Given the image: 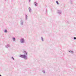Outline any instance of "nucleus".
<instances>
[{
  "label": "nucleus",
  "instance_id": "f257e3e1",
  "mask_svg": "<svg viewBox=\"0 0 76 76\" xmlns=\"http://www.w3.org/2000/svg\"><path fill=\"white\" fill-rule=\"evenodd\" d=\"M23 53L24 55H20L19 57L21 58H24L25 60L27 59V52L25 51H24Z\"/></svg>",
  "mask_w": 76,
  "mask_h": 76
},
{
  "label": "nucleus",
  "instance_id": "f03ea898",
  "mask_svg": "<svg viewBox=\"0 0 76 76\" xmlns=\"http://www.w3.org/2000/svg\"><path fill=\"white\" fill-rule=\"evenodd\" d=\"M20 42L21 44H24L25 43V39L24 38H22L20 39Z\"/></svg>",
  "mask_w": 76,
  "mask_h": 76
},
{
  "label": "nucleus",
  "instance_id": "7ed1b4c3",
  "mask_svg": "<svg viewBox=\"0 0 76 76\" xmlns=\"http://www.w3.org/2000/svg\"><path fill=\"white\" fill-rule=\"evenodd\" d=\"M23 20H21L20 21V25L21 26H23Z\"/></svg>",
  "mask_w": 76,
  "mask_h": 76
},
{
  "label": "nucleus",
  "instance_id": "20e7f679",
  "mask_svg": "<svg viewBox=\"0 0 76 76\" xmlns=\"http://www.w3.org/2000/svg\"><path fill=\"white\" fill-rule=\"evenodd\" d=\"M57 13L59 14L60 15L61 14V11L60 10H58L57 11Z\"/></svg>",
  "mask_w": 76,
  "mask_h": 76
},
{
  "label": "nucleus",
  "instance_id": "39448f33",
  "mask_svg": "<svg viewBox=\"0 0 76 76\" xmlns=\"http://www.w3.org/2000/svg\"><path fill=\"white\" fill-rule=\"evenodd\" d=\"M28 11H29L30 13H31L32 12V9L31 8V7H29L28 8Z\"/></svg>",
  "mask_w": 76,
  "mask_h": 76
},
{
  "label": "nucleus",
  "instance_id": "423d86ee",
  "mask_svg": "<svg viewBox=\"0 0 76 76\" xmlns=\"http://www.w3.org/2000/svg\"><path fill=\"white\" fill-rule=\"evenodd\" d=\"M5 47H6V48H9V47H10V45L8 44L7 45H6L5 46Z\"/></svg>",
  "mask_w": 76,
  "mask_h": 76
},
{
  "label": "nucleus",
  "instance_id": "0eeeda50",
  "mask_svg": "<svg viewBox=\"0 0 76 76\" xmlns=\"http://www.w3.org/2000/svg\"><path fill=\"white\" fill-rule=\"evenodd\" d=\"M34 4L35 6H37V5H38V4H37V3L35 1L34 2Z\"/></svg>",
  "mask_w": 76,
  "mask_h": 76
},
{
  "label": "nucleus",
  "instance_id": "6e6552de",
  "mask_svg": "<svg viewBox=\"0 0 76 76\" xmlns=\"http://www.w3.org/2000/svg\"><path fill=\"white\" fill-rule=\"evenodd\" d=\"M69 52L71 54H73V53H74V52L73 51H72L71 50L70 51H69Z\"/></svg>",
  "mask_w": 76,
  "mask_h": 76
},
{
  "label": "nucleus",
  "instance_id": "1a4fd4ad",
  "mask_svg": "<svg viewBox=\"0 0 76 76\" xmlns=\"http://www.w3.org/2000/svg\"><path fill=\"white\" fill-rule=\"evenodd\" d=\"M25 20H27V18H28V16H27V15H25Z\"/></svg>",
  "mask_w": 76,
  "mask_h": 76
},
{
  "label": "nucleus",
  "instance_id": "9d476101",
  "mask_svg": "<svg viewBox=\"0 0 76 76\" xmlns=\"http://www.w3.org/2000/svg\"><path fill=\"white\" fill-rule=\"evenodd\" d=\"M12 40L14 41H15V40H16V39H15V37H12Z\"/></svg>",
  "mask_w": 76,
  "mask_h": 76
},
{
  "label": "nucleus",
  "instance_id": "9b49d317",
  "mask_svg": "<svg viewBox=\"0 0 76 76\" xmlns=\"http://www.w3.org/2000/svg\"><path fill=\"white\" fill-rule=\"evenodd\" d=\"M4 32H5V33H7V30H5L4 31Z\"/></svg>",
  "mask_w": 76,
  "mask_h": 76
},
{
  "label": "nucleus",
  "instance_id": "f8f14e48",
  "mask_svg": "<svg viewBox=\"0 0 76 76\" xmlns=\"http://www.w3.org/2000/svg\"><path fill=\"white\" fill-rule=\"evenodd\" d=\"M41 40L42 41H44V39L42 37H41Z\"/></svg>",
  "mask_w": 76,
  "mask_h": 76
},
{
  "label": "nucleus",
  "instance_id": "ddd939ff",
  "mask_svg": "<svg viewBox=\"0 0 76 76\" xmlns=\"http://www.w3.org/2000/svg\"><path fill=\"white\" fill-rule=\"evenodd\" d=\"M56 3L57 4H59V3H58V1H56Z\"/></svg>",
  "mask_w": 76,
  "mask_h": 76
},
{
  "label": "nucleus",
  "instance_id": "4468645a",
  "mask_svg": "<svg viewBox=\"0 0 76 76\" xmlns=\"http://www.w3.org/2000/svg\"><path fill=\"white\" fill-rule=\"evenodd\" d=\"M11 58H12L13 60H15V59H14V58H13V57H12Z\"/></svg>",
  "mask_w": 76,
  "mask_h": 76
},
{
  "label": "nucleus",
  "instance_id": "2eb2a0df",
  "mask_svg": "<svg viewBox=\"0 0 76 76\" xmlns=\"http://www.w3.org/2000/svg\"><path fill=\"white\" fill-rule=\"evenodd\" d=\"M42 72L43 73H45V71H43Z\"/></svg>",
  "mask_w": 76,
  "mask_h": 76
},
{
  "label": "nucleus",
  "instance_id": "dca6fc26",
  "mask_svg": "<svg viewBox=\"0 0 76 76\" xmlns=\"http://www.w3.org/2000/svg\"><path fill=\"white\" fill-rule=\"evenodd\" d=\"M74 39H76V37H74Z\"/></svg>",
  "mask_w": 76,
  "mask_h": 76
},
{
  "label": "nucleus",
  "instance_id": "f3484780",
  "mask_svg": "<svg viewBox=\"0 0 76 76\" xmlns=\"http://www.w3.org/2000/svg\"><path fill=\"white\" fill-rule=\"evenodd\" d=\"M31 2V0H29V2Z\"/></svg>",
  "mask_w": 76,
  "mask_h": 76
},
{
  "label": "nucleus",
  "instance_id": "a211bd4d",
  "mask_svg": "<svg viewBox=\"0 0 76 76\" xmlns=\"http://www.w3.org/2000/svg\"><path fill=\"white\" fill-rule=\"evenodd\" d=\"M0 76H1V75L0 74Z\"/></svg>",
  "mask_w": 76,
  "mask_h": 76
},
{
  "label": "nucleus",
  "instance_id": "6ab92c4d",
  "mask_svg": "<svg viewBox=\"0 0 76 76\" xmlns=\"http://www.w3.org/2000/svg\"><path fill=\"white\" fill-rule=\"evenodd\" d=\"M71 4H72V2H71Z\"/></svg>",
  "mask_w": 76,
  "mask_h": 76
},
{
  "label": "nucleus",
  "instance_id": "aec40b11",
  "mask_svg": "<svg viewBox=\"0 0 76 76\" xmlns=\"http://www.w3.org/2000/svg\"><path fill=\"white\" fill-rule=\"evenodd\" d=\"M71 1V2H72V1Z\"/></svg>",
  "mask_w": 76,
  "mask_h": 76
},
{
  "label": "nucleus",
  "instance_id": "412c9836",
  "mask_svg": "<svg viewBox=\"0 0 76 76\" xmlns=\"http://www.w3.org/2000/svg\"><path fill=\"white\" fill-rule=\"evenodd\" d=\"M5 1L6 0H5Z\"/></svg>",
  "mask_w": 76,
  "mask_h": 76
}]
</instances>
